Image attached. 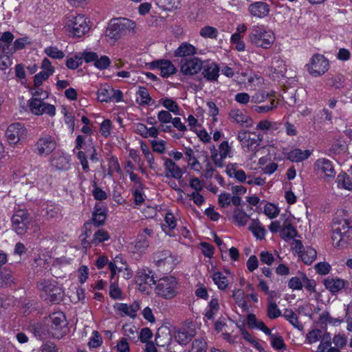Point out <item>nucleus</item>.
<instances>
[{"label": "nucleus", "mask_w": 352, "mask_h": 352, "mask_svg": "<svg viewBox=\"0 0 352 352\" xmlns=\"http://www.w3.org/2000/svg\"><path fill=\"white\" fill-rule=\"evenodd\" d=\"M201 70V75L207 81L214 82L217 80L220 69L215 63L203 62Z\"/></svg>", "instance_id": "obj_15"}, {"label": "nucleus", "mask_w": 352, "mask_h": 352, "mask_svg": "<svg viewBox=\"0 0 352 352\" xmlns=\"http://www.w3.org/2000/svg\"><path fill=\"white\" fill-rule=\"evenodd\" d=\"M152 69H159L163 78H168L176 72L174 65L168 60H154L151 63Z\"/></svg>", "instance_id": "obj_14"}, {"label": "nucleus", "mask_w": 352, "mask_h": 352, "mask_svg": "<svg viewBox=\"0 0 352 352\" xmlns=\"http://www.w3.org/2000/svg\"><path fill=\"white\" fill-rule=\"evenodd\" d=\"M283 316L295 328L302 330L303 326L298 322L296 314L291 309H285Z\"/></svg>", "instance_id": "obj_33"}, {"label": "nucleus", "mask_w": 352, "mask_h": 352, "mask_svg": "<svg viewBox=\"0 0 352 352\" xmlns=\"http://www.w3.org/2000/svg\"><path fill=\"white\" fill-rule=\"evenodd\" d=\"M250 41L256 47L269 49L275 41L272 31L266 30L263 26H254L249 34Z\"/></svg>", "instance_id": "obj_5"}, {"label": "nucleus", "mask_w": 352, "mask_h": 352, "mask_svg": "<svg viewBox=\"0 0 352 352\" xmlns=\"http://www.w3.org/2000/svg\"><path fill=\"white\" fill-rule=\"evenodd\" d=\"M206 348L207 344L204 339H197L193 341L188 352H206Z\"/></svg>", "instance_id": "obj_46"}, {"label": "nucleus", "mask_w": 352, "mask_h": 352, "mask_svg": "<svg viewBox=\"0 0 352 352\" xmlns=\"http://www.w3.org/2000/svg\"><path fill=\"white\" fill-rule=\"evenodd\" d=\"M282 230H280V236L285 240L287 239H293L297 234V230L292 226L291 221L289 219H285L282 226Z\"/></svg>", "instance_id": "obj_27"}, {"label": "nucleus", "mask_w": 352, "mask_h": 352, "mask_svg": "<svg viewBox=\"0 0 352 352\" xmlns=\"http://www.w3.org/2000/svg\"><path fill=\"white\" fill-rule=\"evenodd\" d=\"M155 3L162 10L170 11L178 8L180 1L179 0H155Z\"/></svg>", "instance_id": "obj_39"}, {"label": "nucleus", "mask_w": 352, "mask_h": 352, "mask_svg": "<svg viewBox=\"0 0 352 352\" xmlns=\"http://www.w3.org/2000/svg\"><path fill=\"white\" fill-rule=\"evenodd\" d=\"M12 271L6 268L0 269V287H6L14 283Z\"/></svg>", "instance_id": "obj_32"}, {"label": "nucleus", "mask_w": 352, "mask_h": 352, "mask_svg": "<svg viewBox=\"0 0 352 352\" xmlns=\"http://www.w3.org/2000/svg\"><path fill=\"white\" fill-rule=\"evenodd\" d=\"M316 255V251L311 247H307L299 254L302 261L307 265L311 264L315 261Z\"/></svg>", "instance_id": "obj_34"}, {"label": "nucleus", "mask_w": 352, "mask_h": 352, "mask_svg": "<svg viewBox=\"0 0 352 352\" xmlns=\"http://www.w3.org/2000/svg\"><path fill=\"white\" fill-rule=\"evenodd\" d=\"M219 148L220 157L221 160L223 162V160L226 157L230 156V154L231 153V147L229 146V144L227 141H223L220 144Z\"/></svg>", "instance_id": "obj_57"}, {"label": "nucleus", "mask_w": 352, "mask_h": 352, "mask_svg": "<svg viewBox=\"0 0 352 352\" xmlns=\"http://www.w3.org/2000/svg\"><path fill=\"white\" fill-rule=\"evenodd\" d=\"M159 102L168 110V111L173 112L175 115H179V107L173 99L168 98H161Z\"/></svg>", "instance_id": "obj_38"}, {"label": "nucleus", "mask_w": 352, "mask_h": 352, "mask_svg": "<svg viewBox=\"0 0 352 352\" xmlns=\"http://www.w3.org/2000/svg\"><path fill=\"white\" fill-rule=\"evenodd\" d=\"M153 234L151 229L145 228L143 232L138 234L135 247L138 249H144L148 246V237Z\"/></svg>", "instance_id": "obj_31"}, {"label": "nucleus", "mask_w": 352, "mask_h": 352, "mask_svg": "<svg viewBox=\"0 0 352 352\" xmlns=\"http://www.w3.org/2000/svg\"><path fill=\"white\" fill-rule=\"evenodd\" d=\"M348 281H344L340 278H327L324 280V285L327 289L331 293H336L349 285Z\"/></svg>", "instance_id": "obj_21"}, {"label": "nucleus", "mask_w": 352, "mask_h": 352, "mask_svg": "<svg viewBox=\"0 0 352 352\" xmlns=\"http://www.w3.org/2000/svg\"><path fill=\"white\" fill-rule=\"evenodd\" d=\"M153 258L158 267L172 262L171 252L169 250L158 251L154 254Z\"/></svg>", "instance_id": "obj_29"}, {"label": "nucleus", "mask_w": 352, "mask_h": 352, "mask_svg": "<svg viewBox=\"0 0 352 352\" xmlns=\"http://www.w3.org/2000/svg\"><path fill=\"white\" fill-rule=\"evenodd\" d=\"M102 338L97 331H93V336L90 338L88 345L90 348H97L101 345Z\"/></svg>", "instance_id": "obj_54"}, {"label": "nucleus", "mask_w": 352, "mask_h": 352, "mask_svg": "<svg viewBox=\"0 0 352 352\" xmlns=\"http://www.w3.org/2000/svg\"><path fill=\"white\" fill-rule=\"evenodd\" d=\"M232 298L235 302L243 310L248 311V307L244 298V292L241 289H235L233 291Z\"/></svg>", "instance_id": "obj_41"}, {"label": "nucleus", "mask_w": 352, "mask_h": 352, "mask_svg": "<svg viewBox=\"0 0 352 352\" xmlns=\"http://www.w3.org/2000/svg\"><path fill=\"white\" fill-rule=\"evenodd\" d=\"M65 28L70 36L76 37L85 35L89 30L87 19L82 14L71 16V18L68 19Z\"/></svg>", "instance_id": "obj_7"}, {"label": "nucleus", "mask_w": 352, "mask_h": 352, "mask_svg": "<svg viewBox=\"0 0 352 352\" xmlns=\"http://www.w3.org/2000/svg\"><path fill=\"white\" fill-rule=\"evenodd\" d=\"M262 139V135L252 133L250 135V136H248V140L245 146L249 150H255L259 146Z\"/></svg>", "instance_id": "obj_43"}, {"label": "nucleus", "mask_w": 352, "mask_h": 352, "mask_svg": "<svg viewBox=\"0 0 352 352\" xmlns=\"http://www.w3.org/2000/svg\"><path fill=\"white\" fill-rule=\"evenodd\" d=\"M14 38L13 34L8 31L0 34V39L1 43H4L5 49H10Z\"/></svg>", "instance_id": "obj_58"}, {"label": "nucleus", "mask_w": 352, "mask_h": 352, "mask_svg": "<svg viewBox=\"0 0 352 352\" xmlns=\"http://www.w3.org/2000/svg\"><path fill=\"white\" fill-rule=\"evenodd\" d=\"M50 76L52 75L44 71L40 72L39 73L36 74L34 77V86L39 87L42 85L43 82L44 80H46Z\"/></svg>", "instance_id": "obj_61"}, {"label": "nucleus", "mask_w": 352, "mask_h": 352, "mask_svg": "<svg viewBox=\"0 0 352 352\" xmlns=\"http://www.w3.org/2000/svg\"><path fill=\"white\" fill-rule=\"evenodd\" d=\"M105 210V208H102L100 204H96L92 217V221L95 226H100L104 223L107 219Z\"/></svg>", "instance_id": "obj_25"}, {"label": "nucleus", "mask_w": 352, "mask_h": 352, "mask_svg": "<svg viewBox=\"0 0 352 352\" xmlns=\"http://www.w3.org/2000/svg\"><path fill=\"white\" fill-rule=\"evenodd\" d=\"M331 239L333 242L337 241L336 246H344L352 239V227L346 219L334 221L332 226Z\"/></svg>", "instance_id": "obj_4"}, {"label": "nucleus", "mask_w": 352, "mask_h": 352, "mask_svg": "<svg viewBox=\"0 0 352 352\" xmlns=\"http://www.w3.org/2000/svg\"><path fill=\"white\" fill-rule=\"evenodd\" d=\"M111 63L109 58L107 56H102L100 58L98 57L94 63V66L98 69L102 70L107 69Z\"/></svg>", "instance_id": "obj_53"}, {"label": "nucleus", "mask_w": 352, "mask_h": 352, "mask_svg": "<svg viewBox=\"0 0 352 352\" xmlns=\"http://www.w3.org/2000/svg\"><path fill=\"white\" fill-rule=\"evenodd\" d=\"M250 216L248 215L241 208H235L233 211V222L239 226H244L247 224Z\"/></svg>", "instance_id": "obj_26"}, {"label": "nucleus", "mask_w": 352, "mask_h": 352, "mask_svg": "<svg viewBox=\"0 0 352 352\" xmlns=\"http://www.w3.org/2000/svg\"><path fill=\"white\" fill-rule=\"evenodd\" d=\"M315 169L324 175L326 178H333L336 175L333 166L331 162L326 158H321L316 160L314 165Z\"/></svg>", "instance_id": "obj_16"}, {"label": "nucleus", "mask_w": 352, "mask_h": 352, "mask_svg": "<svg viewBox=\"0 0 352 352\" xmlns=\"http://www.w3.org/2000/svg\"><path fill=\"white\" fill-rule=\"evenodd\" d=\"M136 27L135 23L126 18H118L111 20L106 30V36L117 41L131 32Z\"/></svg>", "instance_id": "obj_2"}, {"label": "nucleus", "mask_w": 352, "mask_h": 352, "mask_svg": "<svg viewBox=\"0 0 352 352\" xmlns=\"http://www.w3.org/2000/svg\"><path fill=\"white\" fill-rule=\"evenodd\" d=\"M218 203L222 208H226L230 205L231 195L229 193H221L219 195Z\"/></svg>", "instance_id": "obj_63"}, {"label": "nucleus", "mask_w": 352, "mask_h": 352, "mask_svg": "<svg viewBox=\"0 0 352 352\" xmlns=\"http://www.w3.org/2000/svg\"><path fill=\"white\" fill-rule=\"evenodd\" d=\"M8 142L10 144H16L25 137V129L23 125L16 122L10 124L6 132Z\"/></svg>", "instance_id": "obj_13"}, {"label": "nucleus", "mask_w": 352, "mask_h": 352, "mask_svg": "<svg viewBox=\"0 0 352 352\" xmlns=\"http://www.w3.org/2000/svg\"><path fill=\"white\" fill-rule=\"evenodd\" d=\"M33 333L40 340L45 339L47 336L50 335L47 331V328L45 329L41 324H37L33 327Z\"/></svg>", "instance_id": "obj_55"}, {"label": "nucleus", "mask_w": 352, "mask_h": 352, "mask_svg": "<svg viewBox=\"0 0 352 352\" xmlns=\"http://www.w3.org/2000/svg\"><path fill=\"white\" fill-rule=\"evenodd\" d=\"M44 326L47 327V331L52 337L58 340L68 331L66 317L63 312H55L45 318Z\"/></svg>", "instance_id": "obj_1"}, {"label": "nucleus", "mask_w": 352, "mask_h": 352, "mask_svg": "<svg viewBox=\"0 0 352 352\" xmlns=\"http://www.w3.org/2000/svg\"><path fill=\"white\" fill-rule=\"evenodd\" d=\"M249 230L257 239H263L265 237V230L264 227L261 225L258 219H252V223L249 226Z\"/></svg>", "instance_id": "obj_35"}, {"label": "nucleus", "mask_w": 352, "mask_h": 352, "mask_svg": "<svg viewBox=\"0 0 352 352\" xmlns=\"http://www.w3.org/2000/svg\"><path fill=\"white\" fill-rule=\"evenodd\" d=\"M155 276L152 272L148 271V273H146L145 270L143 272H138L136 278V283L140 286V289L145 290V289H141L142 285H148L151 286L155 285L156 283Z\"/></svg>", "instance_id": "obj_23"}, {"label": "nucleus", "mask_w": 352, "mask_h": 352, "mask_svg": "<svg viewBox=\"0 0 352 352\" xmlns=\"http://www.w3.org/2000/svg\"><path fill=\"white\" fill-rule=\"evenodd\" d=\"M113 89L109 85L101 87L98 91V98L100 102H109Z\"/></svg>", "instance_id": "obj_37"}, {"label": "nucleus", "mask_w": 352, "mask_h": 352, "mask_svg": "<svg viewBox=\"0 0 352 352\" xmlns=\"http://www.w3.org/2000/svg\"><path fill=\"white\" fill-rule=\"evenodd\" d=\"M309 73L315 77L322 76L329 69L328 60L319 54H315L311 58L310 63L307 64Z\"/></svg>", "instance_id": "obj_8"}, {"label": "nucleus", "mask_w": 352, "mask_h": 352, "mask_svg": "<svg viewBox=\"0 0 352 352\" xmlns=\"http://www.w3.org/2000/svg\"><path fill=\"white\" fill-rule=\"evenodd\" d=\"M117 309L126 316L134 318L136 316V312L140 309V304L135 301L129 306L125 303L117 304Z\"/></svg>", "instance_id": "obj_24"}, {"label": "nucleus", "mask_w": 352, "mask_h": 352, "mask_svg": "<svg viewBox=\"0 0 352 352\" xmlns=\"http://www.w3.org/2000/svg\"><path fill=\"white\" fill-rule=\"evenodd\" d=\"M178 283L173 276H166L158 280L155 287L156 294L164 298L172 299L178 293Z\"/></svg>", "instance_id": "obj_6"}, {"label": "nucleus", "mask_w": 352, "mask_h": 352, "mask_svg": "<svg viewBox=\"0 0 352 352\" xmlns=\"http://www.w3.org/2000/svg\"><path fill=\"white\" fill-rule=\"evenodd\" d=\"M288 286L292 289L300 290L302 288V279L297 276L292 277L288 283Z\"/></svg>", "instance_id": "obj_64"}, {"label": "nucleus", "mask_w": 352, "mask_h": 352, "mask_svg": "<svg viewBox=\"0 0 352 352\" xmlns=\"http://www.w3.org/2000/svg\"><path fill=\"white\" fill-rule=\"evenodd\" d=\"M164 220L165 223L162 224V228L164 230V232H166V228L173 230L176 227V220L172 213H167Z\"/></svg>", "instance_id": "obj_51"}, {"label": "nucleus", "mask_w": 352, "mask_h": 352, "mask_svg": "<svg viewBox=\"0 0 352 352\" xmlns=\"http://www.w3.org/2000/svg\"><path fill=\"white\" fill-rule=\"evenodd\" d=\"M217 34V30L212 26H205L200 30V35L204 38H216Z\"/></svg>", "instance_id": "obj_49"}, {"label": "nucleus", "mask_w": 352, "mask_h": 352, "mask_svg": "<svg viewBox=\"0 0 352 352\" xmlns=\"http://www.w3.org/2000/svg\"><path fill=\"white\" fill-rule=\"evenodd\" d=\"M264 213L270 219H273L277 216L278 209L275 205L267 204L264 208Z\"/></svg>", "instance_id": "obj_60"}, {"label": "nucleus", "mask_w": 352, "mask_h": 352, "mask_svg": "<svg viewBox=\"0 0 352 352\" xmlns=\"http://www.w3.org/2000/svg\"><path fill=\"white\" fill-rule=\"evenodd\" d=\"M281 316V311L274 302H269L267 306V316L270 319H276Z\"/></svg>", "instance_id": "obj_47"}, {"label": "nucleus", "mask_w": 352, "mask_h": 352, "mask_svg": "<svg viewBox=\"0 0 352 352\" xmlns=\"http://www.w3.org/2000/svg\"><path fill=\"white\" fill-rule=\"evenodd\" d=\"M197 53V49L192 45L183 43L182 45L175 51V56L177 57H184L188 56H192Z\"/></svg>", "instance_id": "obj_30"}, {"label": "nucleus", "mask_w": 352, "mask_h": 352, "mask_svg": "<svg viewBox=\"0 0 352 352\" xmlns=\"http://www.w3.org/2000/svg\"><path fill=\"white\" fill-rule=\"evenodd\" d=\"M51 165L58 170H67L70 166L69 158L59 151L52 155Z\"/></svg>", "instance_id": "obj_18"}, {"label": "nucleus", "mask_w": 352, "mask_h": 352, "mask_svg": "<svg viewBox=\"0 0 352 352\" xmlns=\"http://www.w3.org/2000/svg\"><path fill=\"white\" fill-rule=\"evenodd\" d=\"M45 210L48 219H55L58 217L60 212L59 208L53 204H47Z\"/></svg>", "instance_id": "obj_59"}, {"label": "nucleus", "mask_w": 352, "mask_h": 352, "mask_svg": "<svg viewBox=\"0 0 352 352\" xmlns=\"http://www.w3.org/2000/svg\"><path fill=\"white\" fill-rule=\"evenodd\" d=\"M164 168L167 177H171L177 179L182 178V169L171 159H165Z\"/></svg>", "instance_id": "obj_20"}, {"label": "nucleus", "mask_w": 352, "mask_h": 352, "mask_svg": "<svg viewBox=\"0 0 352 352\" xmlns=\"http://www.w3.org/2000/svg\"><path fill=\"white\" fill-rule=\"evenodd\" d=\"M310 155L311 152L309 150L295 148L288 153V159L294 162H299L307 159Z\"/></svg>", "instance_id": "obj_28"}, {"label": "nucleus", "mask_w": 352, "mask_h": 352, "mask_svg": "<svg viewBox=\"0 0 352 352\" xmlns=\"http://www.w3.org/2000/svg\"><path fill=\"white\" fill-rule=\"evenodd\" d=\"M82 64V58L75 55L74 57H71L67 59L65 65L69 69H75Z\"/></svg>", "instance_id": "obj_50"}, {"label": "nucleus", "mask_w": 352, "mask_h": 352, "mask_svg": "<svg viewBox=\"0 0 352 352\" xmlns=\"http://www.w3.org/2000/svg\"><path fill=\"white\" fill-rule=\"evenodd\" d=\"M212 280L217 285L218 288L221 290L225 289L228 285L227 277L220 272H217L213 274Z\"/></svg>", "instance_id": "obj_42"}, {"label": "nucleus", "mask_w": 352, "mask_h": 352, "mask_svg": "<svg viewBox=\"0 0 352 352\" xmlns=\"http://www.w3.org/2000/svg\"><path fill=\"white\" fill-rule=\"evenodd\" d=\"M137 95L139 96L136 101L141 105L149 104V102L152 100L147 89L144 87H139Z\"/></svg>", "instance_id": "obj_40"}, {"label": "nucleus", "mask_w": 352, "mask_h": 352, "mask_svg": "<svg viewBox=\"0 0 352 352\" xmlns=\"http://www.w3.org/2000/svg\"><path fill=\"white\" fill-rule=\"evenodd\" d=\"M229 118L232 122L240 124L243 127H251L253 124L252 118L244 114L240 109H232L229 112Z\"/></svg>", "instance_id": "obj_17"}, {"label": "nucleus", "mask_w": 352, "mask_h": 352, "mask_svg": "<svg viewBox=\"0 0 352 352\" xmlns=\"http://www.w3.org/2000/svg\"><path fill=\"white\" fill-rule=\"evenodd\" d=\"M44 52L50 58L54 59H62L65 56L63 51L59 50L56 47L50 46L44 50Z\"/></svg>", "instance_id": "obj_45"}, {"label": "nucleus", "mask_w": 352, "mask_h": 352, "mask_svg": "<svg viewBox=\"0 0 352 352\" xmlns=\"http://www.w3.org/2000/svg\"><path fill=\"white\" fill-rule=\"evenodd\" d=\"M302 287H305L309 292H315L316 282L314 280L308 278L304 274H302Z\"/></svg>", "instance_id": "obj_62"}, {"label": "nucleus", "mask_w": 352, "mask_h": 352, "mask_svg": "<svg viewBox=\"0 0 352 352\" xmlns=\"http://www.w3.org/2000/svg\"><path fill=\"white\" fill-rule=\"evenodd\" d=\"M271 344L272 347L277 350H282L286 349L283 338L281 336L276 334L271 336Z\"/></svg>", "instance_id": "obj_48"}, {"label": "nucleus", "mask_w": 352, "mask_h": 352, "mask_svg": "<svg viewBox=\"0 0 352 352\" xmlns=\"http://www.w3.org/2000/svg\"><path fill=\"white\" fill-rule=\"evenodd\" d=\"M195 335V333L193 329L182 328L176 331L175 338L179 344L186 345L191 341Z\"/></svg>", "instance_id": "obj_22"}, {"label": "nucleus", "mask_w": 352, "mask_h": 352, "mask_svg": "<svg viewBox=\"0 0 352 352\" xmlns=\"http://www.w3.org/2000/svg\"><path fill=\"white\" fill-rule=\"evenodd\" d=\"M35 146L38 155H49L55 149L56 143L53 137L44 135L38 140Z\"/></svg>", "instance_id": "obj_12"}, {"label": "nucleus", "mask_w": 352, "mask_h": 352, "mask_svg": "<svg viewBox=\"0 0 352 352\" xmlns=\"http://www.w3.org/2000/svg\"><path fill=\"white\" fill-rule=\"evenodd\" d=\"M203 67V61L197 57L184 58L180 62V71L186 76L197 74Z\"/></svg>", "instance_id": "obj_9"}, {"label": "nucleus", "mask_w": 352, "mask_h": 352, "mask_svg": "<svg viewBox=\"0 0 352 352\" xmlns=\"http://www.w3.org/2000/svg\"><path fill=\"white\" fill-rule=\"evenodd\" d=\"M248 10L253 16L263 18L269 14L270 6L266 3L259 1L250 4Z\"/></svg>", "instance_id": "obj_19"}, {"label": "nucleus", "mask_w": 352, "mask_h": 352, "mask_svg": "<svg viewBox=\"0 0 352 352\" xmlns=\"http://www.w3.org/2000/svg\"><path fill=\"white\" fill-rule=\"evenodd\" d=\"M109 239L110 236L108 232L103 229H99L94 234V239L91 240V243L96 245L98 243H102Z\"/></svg>", "instance_id": "obj_44"}, {"label": "nucleus", "mask_w": 352, "mask_h": 352, "mask_svg": "<svg viewBox=\"0 0 352 352\" xmlns=\"http://www.w3.org/2000/svg\"><path fill=\"white\" fill-rule=\"evenodd\" d=\"M12 229L18 234H23L26 232L30 219L28 213L23 210L16 211L12 217Z\"/></svg>", "instance_id": "obj_10"}, {"label": "nucleus", "mask_w": 352, "mask_h": 352, "mask_svg": "<svg viewBox=\"0 0 352 352\" xmlns=\"http://www.w3.org/2000/svg\"><path fill=\"white\" fill-rule=\"evenodd\" d=\"M41 297L46 302L58 304L63 299V290L50 280H41L37 283Z\"/></svg>", "instance_id": "obj_3"}, {"label": "nucleus", "mask_w": 352, "mask_h": 352, "mask_svg": "<svg viewBox=\"0 0 352 352\" xmlns=\"http://www.w3.org/2000/svg\"><path fill=\"white\" fill-rule=\"evenodd\" d=\"M336 181L339 187L349 190H352V180L346 173H340L338 175Z\"/></svg>", "instance_id": "obj_36"}, {"label": "nucleus", "mask_w": 352, "mask_h": 352, "mask_svg": "<svg viewBox=\"0 0 352 352\" xmlns=\"http://www.w3.org/2000/svg\"><path fill=\"white\" fill-rule=\"evenodd\" d=\"M27 42V38H20L14 42L13 46H11L10 49L8 51L10 55L14 54L16 51L21 50L25 47V43Z\"/></svg>", "instance_id": "obj_56"}, {"label": "nucleus", "mask_w": 352, "mask_h": 352, "mask_svg": "<svg viewBox=\"0 0 352 352\" xmlns=\"http://www.w3.org/2000/svg\"><path fill=\"white\" fill-rule=\"evenodd\" d=\"M153 336V333L149 328L145 327L142 329L140 336H137L136 337H133V339L135 340L136 338L140 339V341L143 343L148 342L149 339H151Z\"/></svg>", "instance_id": "obj_52"}, {"label": "nucleus", "mask_w": 352, "mask_h": 352, "mask_svg": "<svg viewBox=\"0 0 352 352\" xmlns=\"http://www.w3.org/2000/svg\"><path fill=\"white\" fill-rule=\"evenodd\" d=\"M31 112L34 115H42L47 113L50 116H54L56 113V107L53 104H47L39 99H32L29 100L28 103Z\"/></svg>", "instance_id": "obj_11"}]
</instances>
